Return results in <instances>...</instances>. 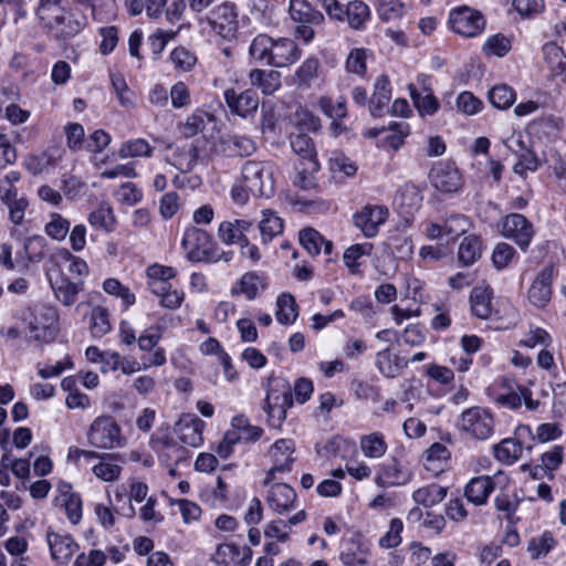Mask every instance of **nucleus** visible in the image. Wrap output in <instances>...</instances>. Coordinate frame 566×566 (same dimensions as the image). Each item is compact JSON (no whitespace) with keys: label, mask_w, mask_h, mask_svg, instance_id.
<instances>
[{"label":"nucleus","mask_w":566,"mask_h":566,"mask_svg":"<svg viewBox=\"0 0 566 566\" xmlns=\"http://www.w3.org/2000/svg\"><path fill=\"white\" fill-rule=\"evenodd\" d=\"M48 276L55 298L65 306H72L76 302L78 293L84 289L83 281H71L59 266H54Z\"/></svg>","instance_id":"obj_15"},{"label":"nucleus","mask_w":566,"mask_h":566,"mask_svg":"<svg viewBox=\"0 0 566 566\" xmlns=\"http://www.w3.org/2000/svg\"><path fill=\"white\" fill-rule=\"evenodd\" d=\"M422 459L427 471L439 474L448 465L451 452L444 444L436 442L423 452Z\"/></svg>","instance_id":"obj_32"},{"label":"nucleus","mask_w":566,"mask_h":566,"mask_svg":"<svg viewBox=\"0 0 566 566\" xmlns=\"http://www.w3.org/2000/svg\"><path fill=\"white\" fill-rule=\"evenodd\" d=\"M266 286V280L264 276L256 272L244 273L238 282L232 286L230 294L232 296L244 295L248 300H254L259 292L264 290Z\"/></svg>","instance_id":"obj_29"},{"label":"nucleus","mask_w":566,"mask_h":566,"mask_svg":"<svg viewBox=\"0 0 566 566\" xmlns=\"http://www.w3.org/2000/svg\"><path fill=\"white\" fill-rule=\"evenodd\" d=\"M344 13L347 17V21L350 28L360 30L365 27L366 22L370 18L369 7L361 0L350 1Z\"/></svg>","instance_id":"obj_46"},{"label":"nucleus","mask_w":566,"mask_h":566,"mask_svg":"<svg viewBox=\"0 0 566 566\" xmlns=\"http://www.w3.org/2000/svg\"><path fill=\"white\" fill-rule=\"evenodd\" d=\"M553 269H543L528 290V300L537 307H544L552 296Z\"/></svg>","instance_id":"obj_25"},{"label":"nucleus","mask_w":566,"mask_h":566,"mask_svg":"<svg viewBox=\"0 0 566 566\" xmlns=\"http://www.w3.org/2000/svg\"><path fill=\"white\" fill-rule=\"evenodd\" d=\"M212 31L224 40H233L239 30L238 11L233 3L222 2L208 15Z\"/></svg>","instance_id":"obj_11"},{"label":"nucleus","mask_w":566,"mask_h":566,"mask_svg":"<svg viewBox=\"0 0 566 566\" xmlns=\"http://www.w3.org/2000/svg\"><path fill=\"white\" fill-rule=\"evenodd\" d=\"M66 146L72 151L85 149V130L78 123H69L64 126Z\"/></svg>","instance_id":"obj_63"},{"label":"nucleus","mask_w":566,"mask_h":566,"mask_svg":"<svg viewBox=\"0 0 566 566\" xmlns=\"http://www.w3.org/2000/svg\"><path fill=\"white\" fill-rule=\"evenodd\" d=\"M329 170L333 178L337 181H344L354 177L358 170L355 161L343 154H334L329 159Z\"/></svg>","instance_id":"obj_43"},{"label":"nucleus","mask_w":566,"mask_h":566,"mask_svg":"<svg viewBox=\"0 0 566 566\" xmlns=\"http://www.w3.org/2000/svg\"><path fill=\"white\" fill-rule=\"evenodd\" d=\"M492 289L489 285H479L471 291L470 301L473 315L483 319L492 315Z\"/></svg>","instance_id":"obj_35"},{"label":"nucleus","mask_w":566,"mask_h":566,"mask_svg":"<svg viewBox=\"0 0 566 566\" xmlns=\"http://www.w3.org/2000/svg\"><path fill=\"white\" fill-rule=\"evenodd\" d=\"M269 507L276 514H285L296 505V492L286 483L270 485L266 496Z\"/></svg>","instance_id":"obj_20"},{"label":"nucleus","mask_w":566,"mask_h":566,"mask_svg":"<svg viewBox=\"0 0 566 566\" xmlns=\"http://www.w3.org/2000/svg\"><path fill=\"white\" fill-rule=\"evenodd\" d=\"M515 98L516 94L514 90L506 84L494 85L489 91L490 103L499 109L509 108L514 103Z\"/></svg>","instance_id":"obj_58"},{"label":"nucleus","mask_w":566,"mask_h":566,"mask_svg":"<svg viewBox=\"0 0 566 566\" xmlns=\"http://www.w3.org/2000/svg\"><path fill=\"white\" fill-rule=\"evenodd\" d=\"M512 49V39L504 34L497 33L489 36L482 48L484 55L503 57Z\"/></svg>","instance_id":"obj_53"},{"label":"nucleus","mask_w":566,"mask_h":566,"mask_svg":"<svg viewBox=\"0 0 566 566\" xmlns=\"http://www.w3.org/2000/svg\"><path fill=\"white\" fill-rule=\"evenodd\" d=\"M70 221L60 213H51L45 224V233L55 241H63L70 232Z\"/></svg>","instance_id":"obj_61"},{"label":"nucleus","mask_w":566,"mask_h":566,"mask_svg":"<svg viewBox=\"0 0 566 566\" xmlns=\"http://www.w3.org/2000/svg\"><path fill=\"white\" fill-rule=\"evenodd\" d=\"M369 552L359 541H350L340 554L345 566H364L368 562Z\"/></svg>","instance_id":"obj_45"},{"label":"nucleus","mask_w":566,"mask_h":566,"mask_svg":"<svg viewBox=\"0 0 566 566\" xmlns=\"http://www.w3.org/2000/svg\"><path fill=\"white\" fill-rule=\"evenodd\" d=\"M242 178L256 197H270L274 191V165L271 161H247L242 167Z\"/></svg>","instance_id":"obj_7"},{"label":"nucleus","mask_w":566,"mask_h":566,"mask_svg":"<svg viewBox=\"0 0 566 566\" xmlns=\"http://www.w3.org/2000/svg\"><path fill=\"white\" fill-rule=\"evenodd\" d=\"M87 221L92 228L106 233L113 232L117 224V218L114 209L106 201H102L88 213Z\"/></svg>","instance_id":"obj_31"},{"label":"nucleus","mask_w":566,"mask_h":566,"mask_svg":"<svg viewBox=\"0 0 566 566\" xmlns=\"http://www.w3.org/2000/svg\"><path fill=\"white\" fill-rule=\"evenodd\" d=\"M391 98V87L389 78L380 75L374 86V93L370 99V113L373 116H381L384 109L388 106Z\"/></svg>","instance_id":"obj_37"},{"label":"nucleus","mask_w":566,"mask_h":566,"mask_svg":"<svg viewBox=\"0 0 566 566\" xmlns=\"http://www.w3.org/2000/svg\"><path fill=\"white\" fill-rule=\"evenodd\" d=\"M481 256V242L476 235L464 237L458 249V260L464 265L473 264Z\"/></svg>","instance_id":"obj_47"},{"label":"nucleus","mask_w":566,"mask_h":566,"mask_svg":"<svg viewBox=\"0 0 566 566\" xmlns=\"http://www.w3.org/2000/svg\"><path fill=\"white\" fill-rule=\"evenodd\" d=\"M198 153L193 147L176 149L168 157L167 161L181 174L191 171L197 164Z\"/></svg>","instance_id":"obj_44"},{"label":"nucleus","mask_w":566,"mask_h":566,"mask_svg":"<svg viewBox=\"0 0 566 566\" xmlns=\"http://www.w3.org/2000/svg\"><path fill=\"white\" fill-rule=\"evenodd\" d=\"M295 443L291 439H281L274 442L270 450L269 455L272 460V467L266 473L264 484L269 485L276 472H289L293 462L295 461Z\"/></svg>","instance_id":"obj_14"},{"label":"nucleus","mask_w":566,"mask_h":566,"mask_svg":"<svg viewBox=\"0 0 566 566\" xmlns=\"http://www.w3.org/2000/svg\"><path fill=\"white\" fill-rule=\"evenodd\" d=\"M371 251L373 244L368 242L363 244H353L345 250L343 260L352 274L359 273V268L361 265L360 260L364 256L370 255Z\"/></svg>","instance_id":"obj_50"},{"label":"nucleus","mask_w":566,"mask_h":566,"mask_svg":"<svg viewBox=\"0 0 566 566\" xmlns=\"http://www.w3.org/2000/svg\"><path fill=\"white\" fill-rule=\"evenodd\" d=\"M448 489L432 483L417 489L412 493L413 501L424 507H432L441 503L447 496Z\"/></svg>","instance_id":"obj_41"},{"label":"nucleus","mask_w":566,"mask_h":566,"mask_svg":"<svg viewBox=\"0 0 566 566\" xmlns=\"http://www.w3.org/2000/svg\"><path fill=\"white\" fill-rule=\"evenodd\" d=\"M563 124L564 122L560 117L546 115L532 122L531 127L536 134L549 138L556 136L560 132Z\"/></svg>","instance_id":"obj_57"},{"label":"nucleus","mask_w":566,"mask_h":566,"mask_svg":"<svg viewBox=\"0 0 566 566\" xmlns=\"http://www.w3.org/2000/svg\"><path fill=\"white\" fill-rule=\"evenodd\" d=\"M306 513L304 510L296 512L287 521L273 520L265 524L264 535L268 538L276 539L277 542L285 543L290 538L291 528L304 522Z\"/></svg>","instance_id":"obj_27"},{"label":"nucleus","mask_w":566,"mask_h":566,"mask_svg":"<svg viewBox=\"0 0 566 566\" xmlns=\"http://www.w3.org/2000/svg\"><path fill=\"white\" fill-rule=\"evenodd\" d=\"M293 405L292 388L283 378H270L264 411L268 422L273 428H281L286 419V411Z\"/></svg>","instance_id":"obj_5"},{"label":"nucleus","mask_w":566,"mask_h":566,"mask_svg":"<svg viewBox=\"0 0 566 566\" xmlns=\"http://www.w3.org/2000/svg\"><path fill=\"white\" fill-rule=\"evenodd\" d=\"M276 319L283 325H290L294 323L298 316L297 304L293 295L283 293L277 297L276 301Z\"/></svg>","instance_id":"obj_49"},{"label":"nucleus","mask_w":566,"mask_h":566,"mask_svg":"<svg viewBox=\"0 0 566 566\" xmlns=\"http://www.w3.org/2000/svg\"><path fill=\"white\" fill-rule=\"evenodd\" d=\"M181 244L188 260L192 262L216 263L220 260L228 262L232 258L231 252H223L217 248L207 231L195 227L185 231Z\"/></svg>","instance_id":"obj_3"},{"label":"nucleus","mask_w":566,"mask_h":566,"mask_svg":"<svg viewBox=\"0 0 566 566\" xmlns=\"http://www.w3.org/2000/svg\"><path fill=\"white\" fill-rule=\"evenodd\" d=\"M422 197L420 195L419 188L413 184H405L402 185L394 199V203L400 213L411 214L413 211L418 210L421 206Z\"/></svg>","instance_id":"obj_30"},{"label":"nucleus","mask_w":566,"mask_h":566,"mask_svg":"<svg viewBox=\"0 0 566 566\" xmlns=\"http://www.w3.org/2000/svg\"><path fill=\"white\" fill-rule=\"evenodd\" d=\"M544 62L552 77L566 83V54L555 43H546L543 46Z\"/></svg>","instance_id":"obj_28"},{"label":"nucleus","mask_w":566,"mask_h":566,"mask_svg":"<svg viewBox=\"0 0 566 566\" xmlns=\"http://www.w3.org/2000/svg\"><path fill=\"white\" fill-rule=\"evenodd\" d=\"M449 22L452 30L464 38H473L482 33L485 28L483 15L475 9L463 6L450 12Z\"/></svg>","instance_id":"obj_12"},{"label":"nucleus","mask_w":566,"mask_h":566,"mask_svg":"<svg viewBox=\"0 0 566 566\" xmlns=\"http://www.w3.org/2000/svg\"><path fill=\"white\" fill-rule=\"evenodd\" d=\"M291 147L303 160V164L310 166V170L318 171L319 164L316 156V150L313 140L310 136L300 134L291 140Z\"/></svg>","instance_id":"obj_38"},{"label":"nucleus","mask_w":566,"mask_h":566,"mask_svg":"<svg viewBox=\"0 0 566 566\" xmlns=\"http://www.w3.org/2000/svg\"><path fill=\"white\" fill-rule=\"evenodd\" d=\"M262 241L270 242L274 237L283 231L282 219L272 210H264L259 224Z\"/></svg>","instance_id":"obj_51"},{"label":"nucleus","mask_w":566,"mask_h":566,"mask_svg":"<svg viewBox=\"0 0 566 566\" xmlns=\"http://www.w3.org/2000/svg\"><path fill=\"white\" fill-rule=\"evenodd\" d=\"M59 495L55 497L56 506L64 510L69 521L76 525L82 518V500L78 494L72 491L67 482H60L56 486Z\"/></svg>","instance_id":"obj_23"},{"label":"nucleus","mask_w":566,"mask_h":566,"mask_svg":"<svg viewBox=\"0 0 566 566\" xmlns=\"http://www.w3.org/2000/svg\"><path fill=\"white\" fill-rule=\"evenodd\" d=\"M376 364L378 370L388 378L397 377L407 366V361L398 355L392 354L389 349L381 350L377 354Z\"/></svg>","instance_id":"obj_42"},{"label":"nucleus","mask_w":566,"mask_h":566,"mask_svg":"<svg viewBox=\"0 0 566 566\" xmlns=\"http://www.w3.org/2000/svg\"><path fill=\"white\" fill-rule=\"evenodd\" d=\"M412 479V470L407 461L392 458L388 463L381 465L380 473L376 479L379 485H405Z\"/></svg>","instance_id":"obj_19"},{"label":"nucleus","mask_w":566,"mask_h":566,"mask_svg":"<svg viewBox=\"0 0 566 566\" xmlns=\"http://www.w3.org/2000/svg\"><path fill=\"white\" fill-rule=\"evenodd\" d=\"M57 311L53 307H36L29 321L31 338L35 342L50 343L57 334Z\"/></svg>","instance_id":"obj_10"},{"label":"nucleus","mask_w":566,"mask_h":566,"mask_svg":"<svg viewBox=\"0 0 566 566\" xmlns=\"http://www.w3.org/2000/svg\"><path fill=\"white\" fill-rule=\"evenodd\" d=\"M146 272L154 293H159V289L161 287L159 284L166 286L167 281L176 276V270L174 268L157 263L149 265Z\"/></svg>","instance_id":"obj_59"},{"label":"nucleus","mask_w":566,"mask_h":566,"mask_svg":"<svg viewBox=\"0 0 566 566\" xmlns=\"http://www.w3.org/2000/svg\"><path fill=\"white\" fill-rule=\"evenodd\" d=\"M301 54V49L292 39H273L264 33L254 36L249 46L251 59L279 69L293 65Z\"/></svg>","instance_id":"obj_1"},{"label":"nucleus","mask_w":566,"mask_h":566,"mask_svg":"<svg viewBox=\"0 0 566 566\" xmlns=\"http://www.w3.org/2000/svg\"><path fill=\"white\" fill-rule=\"evenodd\" d=\"M154 148L143 138L129 139L123 143L118 149L122 159L150 157Z\"/></svg>","instance_id":"obj_52"},{"label":"nucleus","mask_w":566,"mask_h":566,"mask_svg":"<svg viewBox=\"0 0 566 566\" xmlns=\"http://www.w3.org/2000/svg\"><path fill=\"white\" fill-rule=\"evenodd\" d=\"M213 120V116L203 111H197L187 117L186 122L181 124L180 129L184 136L192 137L198 133L203 132L207 124Z\"/></svg>","instance_id":"obj_55"},{"label":"nucleus","mask_w":566,"mask_h":566,"mask_svg":"<svg viewBox=\"0 0 566 566\" xmlns=\"http://www.w3.org/2000/svg\"><path fill=\"white\" fill-rule=\"evenodd\" d=\"M108 311L102 306H96L90 315V332L93 337H103L111 331Z\"/></svg>","instance_id":"obj_56"},{"label":"nucleus","mask_w":566,"mask_h":566,"mask_svg":"<svg viewBox=\"0 0 566 566\" xmlns=\"http://www.w3.org/2000/svg\"><path fill=\"white\" fill-rule=\"evenodd\" d=\"M289 11L292 20L297 23L321 24L324 21V15L306 0H291Z\"/></svg>","instance_id":"obj_40"},{"label":"nucleus","mask_w":566,"mask_h":566,"mask_svg":"<svg viewBox=\"0 0 566 566\" xmlns=\"http://www.w3.org/2000/svg\"><path fill=\"white\" fill-rule=\"evenodd\" d=\"M112 87L123 107H133L135 105V94L128 87L125 78L120 74H111Z\"/></svg>","instance_id":"obj_64"},{"label":"nucleus","mask_w":566,"mask_h":566,"mask_svg":"<svg viewBox=\"0 0 566 566\" xmlns=\"http://www.w3.org/2000/svg\"><path fill=\"white\" fill-rule=\"evenodd\" d=\"M522 444L514 439H504L494 447L495 458L506 464L515 462L522 454Z\"/></svg>","instance_id":"obj_54"},{"label":"nucleus","mask_w":566,"mask_h":566,"mask_svg":"<svg viewBox=\"0 0 566 566\" xmlns=\"http://www.w3.org/2000/svg\"><path fill=\"white\" fill-rule=\"evenodd\" d=\"M470 228V221L464 216H450L443 222L429 221L423 224V234L431 241L446 240L447 247Z\"/></svg>","instance_id":"obj_8"},{"label":"nucleus","mask_w":566,"mask_h":566,"mask_svg":"<svg viewBox=\"0 0 566 566\" xmlns=\"http://www.w3.org/2000/svg\"><path fill=\"white\" fill-rule=\"evenodd\" d=\"M224 98L230 111L241 117L254 114L259 107V96L252 90L237 93L229 88L224 91Z\"/></svg>","instance_id":"obj_22"},{"label":"nucleus","mask_w":566,"mask_h":566,"mask_svg":"<svg viewBox=\"0 0 566 566\" xmlns=\"http://www.w3.org/2000/svg\"><path fill=\"white\" fill-rule=\"evenodd\" d=\"M118 458L119 455L115 453L97 452V457H94L96 463L91 468L93 475L105 483L116 482L123 472Z\"/></svg>","instance_id":"obj_24"},{"label":"nucleus","mask_w":566,"mask_h":566,"mask_svg":"<svg viewBox=\"0 0 566 566\" xmlns=\"http://www.w3.org/2000/svg\"><path fill=\"white\" fill-rule=\"evenodd\" d=\"M300 242L312 255L321 252L322 244L324 245L325 254L332 253L333 244L331 241H325L323 237L314 229H305L300 232Z\"/></svg>","instance_id":"obj_48"},{"label":"nucleus","mask_w":566,"mask_h":566,"mask_svg":"<svg viewBox=\"0 0 566 566\" xmlns=\"http://www.w3.org/2000/svg\"><path fill=\"white\" fill-rule=\"evenodd\" d=\"M388 216L387 207L367 205L354 214V222L365 237L373 238L378 233L379 227L387 221Z\"/></svg>","instance_id":"obj_17"},{"label":"nucleus","mask_w":566,"mask_h":566,"mask_svg":"<svg viewBox=\"0 0 566 566\" xmlns=\"http://www.w3.org/2000/svg\"><path fill=\"white\" fill-rule=\"evenodd\" d=\"M359 448L365 458L380 459L386 454L388 444L385 436L381 432L375 431L360 437Z\"/></svg>","instance_id":"obj_39"},{"label":"nucleus","mask_w":566,"mask_h":566,"mask_svg":"<svg viewBox=\"0 0 566 566\" xmlns=\"http://www.w3.org/2000/svg\"><path fill=\"white\" fill-rule=\"evenodd\" d=\"M495 488V482L491 476L473 478L465 486L464 494L467 499L476 504L482 505L486 502L489 495Z\"/></svg>","instance_id":"obj_36"},{"label":"nucleus","mask_w":566,"mask_h":566,"mask_svg":"<svg viewBox=\"0 0 566 566\" xmlns=\"http://www.w3.org/2000/svg\"><path fill=\"white\" fill-rule=\"evenodd\" d=\"M103 290L109 295L119 297L125 308L133 305L136 301V297L130 290L123 285L117 279H106L103 283Z\"/></svg>","instance_id":"obj_62"},{"label":"nucleus","mask_w":566,"mask_h":566,"mask_svg":"<svg viewBox=\"0 0 566 566\" xmlns=\"http://www.w3.org/2000/svg\"><path fill=\"white\" fill-rule=\"evenodd\" d=\"M458 428L467 438L484 441L493 436L495 419L490 410L482 407H471L460 415Z\"/></svg>","instance_id":"obj_6"},{"label":"nucleus","mask_w":566,"mask_h":566,"mask_svg":"<svg viewBox=\"0 0 566 566\" xmlns=\"http://www.w3.org/2000/svg\"><path fill=\"white\" fill-rule=\"evenodd\" d=\"M205 422L192 413L182 415L175 424V433L186 446L198 448L203 441Z\"/></svg>","instance_id":"obj_18"},{"label":"nucleus","mask_w":566,"mask_h":566,"mask_svg":"<svg viewBox=\"0 0 566 566\" xmlns=\"http://www.w3.org/2000/svg\"><path fill=\"white\" fill-rule=\"evenodd\" d=\"M249 80L264 95H272L281 87V74L274 70L253 69L249 73Z\"/></svg>","instance_id":"obj_33"},{"label":"nucleus","mask_w":566,"mask_h":566,"mask_svg":"<svg viewBox=\"0 0 566 566\" xmlns=\"http://www.w3.org/2000/svg\"><path fill=\"white\" fill-rule=\"evenodd\" d=\"M61 0H40L38 17L57 39H69L78 34L85 27V18L64 11Z\"/></svg>","instance_id":"obj_2"},{"label":"nucleus","mask_w":566,"mask_h":566,"mask_svg":"<svg viewBox=\"0 0 566 566\" xmlns=\"http://www.w3.org/2000/svg\"><path fill=\"white\" fill-rule=\"evenodd\" d=\"M251 559V551L244 549L243 554L234 544H220L213 555V560L223 566L245 565Z\"/></svg>","instance_id":"obj_34"},{"label":"nucleus","mask_w":566,"mask_h":566,"mask_svg":"<svg viewBox=\"0 0 566 566\" xmlns=\"http://www.w3.org/2000/svg\"><path fill=\"white\" fill-rule=\"evenodd\" d=\"M431 186L441 193L458 192L463 186V178L454 164L438 163L429 175Z\"/></svg>","instance_id":"obj_13"},{"label":"nucleus","mask_w":566,"mask_h":566,"mask_svg":"<svg viewBox=\"0 0 566 566\" xmlns=\"http://www.w3.org/2000/svg\"><path fill=\"white\" fill-rule=\"evenodd\" d=\"M533 224L520 213L507 214L502 222V234L526 250L534 237Z\"/></svg>","instance_id":"obj_16"},{"label":"nucleus","mask_w":566,"mask_h":566,"mask_svg":"<svg viewBox=\"0 0 566 566\" xmlns=\"http://www.w3.org/2000/svg\"><path fill=\"white\" fill-rule=\"evenodd\" d=\"M46 542L52 559L59 564H67L78 549V544L69 534L49 531Z\"/></svg>","instance_id":"obj_21"},{"label":"nucleus","mask_w":566,"mask_h":566,"mask_svg":"<svg viewBox=\"0 0 566 566\" xmlns=\"http://www.w3.org/2000/svg\"><path fill=\"white\" fill-rule=\"evenodd\" d=\"M493 390L494 401L502 407L517 409L524 402L528 410H535L539 406V401L532 398L530 389L517 385L514 386L507 379H502L500 385Z\"/></svg>","instance_id":"obj_9"},{"label":"nucleus","mask_w":566,"mask_h":566,"mask_svg":"<svg viewBox=\"0 0 566 566\" xmlns=\"http://www.w3.org/2000/svg\"><path fill=\"white\" fill-rule=\"evenodd\" d=\"M87 443L98 450L122 449L127 439L118 422L112 416H98L86 432Z\"/></svg>","instance_id":"obj_4"},{"label":"nucleus","mask_w":566,"mask_h":566,"mask_svg":"<svg viewBox=\"0 0 566 566\" xmlns=\"http://www.w3.org/2000/svg\"><path fill=\"white\" fill-rule=\"evenodd\" d=\"M418 81L422 83L423 88L427 93L424 95H421L413 84H409L408 91L410 93V97L421 117L432 116L438 112L440 103L437 99V97L431 92H429V87L427 85L428 77L421 75L418 77Z\"/></svg>","instance_id":"obj_26"},{"label":"nucleus","mask_w":566,"mask_h":566,"mask_svg":"<svg viewBox=\"0 0 566 566\" xmlns=\"http://www.w3.org/2000/svg\"><path fill=\"white\" fill-rule=\"evenodd\" d=\"M169 60L178 72H190L197 64L196 54L181 45L171 51Z\"/></svg>","instance_id":"obj_60"}]
</instances>
